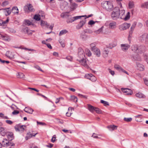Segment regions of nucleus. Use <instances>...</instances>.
<instances>
[{
  "mask_svg": "<svg viewBox=\"0 0 148 148\" xmlns=\"http://www.w3.org/2000/svg\"><path fill=\"white\" fill-rule=\"evenodd\" d=\"M125 11L120 10L118 7H115L114 10L111 13V16L113 20H116L119 18H123V16L124 14Z\"/></svg>",
  "mask_w": 148,
  "mask_h": 148,
  "instance_id": "obj_1",
  "label": "nucleus"
},
{
  "mask_svg": "<svg viewBox=\"0 0 148 148\" xmlns=\"http://www.w3.org/2000/svg\"><path fill=\"white\" fill-rule=\"evenodd\" d=\"M101 5L103 9L108 11L112 10L113 9L112 3L109 1H103L101 3Z\"/></svg>",
  "mask_w": 148,
  "mask_h": 148,
  "instance_id": "obj_2",
  "label": "nucleus"
},
{
  "mask_svg": "<svg viewBox=\"0 0 148 148\" xmlns=\"http://www.w3.org/2000/svg\"><path fill=\"white\" fill-rule=\"evenodd\" d=\"M139 40L141 42H148V34L145 33L140 36L139 37Z\"/></svg>",
  "mask_w": 148,
  "mask_h": 148,
  "instance_id": "obj_3",
  "label": "nucleus"
},
{
  "mask_svg": "<svg viewBox=\"0 0 148 148\" xmlns=\"http://www.w3.org/2000/svg\"><path fill=\"white\" fill-rule=\"evenodd\" d=\"M24 10L27 13L29 12H32L35 11V10L33 8V6L31 4H27L25 5L24 8Z\"/></svg>",
  "mask_w": 148,
  "mask_h": 148,
  "instance_id": "obj_4",
  "label": "nucleus"
},
{
  "mask_svg": "<svg viewBox=\"0 0 148 148\" xmlns=\"http://www.w3.org/2000/svg\"><path fill=\"white\" fill-rule=\"evenodd\" d=\"M78 59H80L84 58L85 55L83 50L81 48H79L78 49Z\"/></svg>",
  "mask_w": 148,
  "mask_h": 148,
  "instance_id": "obj_5",
  "label": "nucleus"
},
{
  "mask_svg": "<svg viewBox=\"0 0 148 148\" xmlns=\"http://www.w3.org/2000/svg\"><path fill=\"white\" fill-rule=\"evenodd\" d=\"M25 127V125H21L18 124L15 126L14 128L16 131L22 132L24 131Z\"/></svg>",
  "mask_w": 148,
  "mask_h": 148,
  "instance_id": "obj_6",
  "label": "nucleus"
},
{
  "mask_svg": "<svg viewBox=\"0 0 148 148\" xmlns=\"http://www.w3.org/2000/svg\"><path fill=\"white\" fill-rule=\"evenodd\" d=\"M130 26V23H125L119 26V29L121 30H124L128 29Z\"/></svg>",
  "mask_w": 148,
  "mask_h": 148,
  "instance_id": "obj_7",
  "label": "nucleus"
},
{
  "mask_svg": "<svg viewBox=\"0 0 148 148\" xmlns=\"http://www.w3.org/2000/svg\"><path fill=\"white\" fill-rule=\"evenodd\" d=\"M114 68L117 71H122V72L128 75L127 72L124 70L120 66L117 64H115L114 65Z\"/></svg>",
  "mask_w": 148,
  "mask_h": 148,
  "instance_id": "obj_8",
  "label": "nucleus"
},
{
  "mask_svg": "<svg viewBox=\"0 0 148 148\" xmlns=\"http://www.w3.org/2000/svg\"><path fill=\"white\" fill-rule=\"evenodd\" d=\"M121 90L125 95H131L133 93L131 89L128 88H122Z\"/></svg>",
  "mask_w": 148,
  "mask_h": 148,
  "instance_id": "obj_9",
  "label": "nucleus"
},
{
  "mask_svg": "<svg viewBox=\"0 0 148 148\" xmlns=\"http://www.w3.org/2000/svg\"><path fill=\"white\" fill-rule=\"evenodd\" d=\"M4 10V12L5 13V15L6 16L9 15L12 12L11 10H10V7L0 9V10Z\"/></svg>",
  "mask_w": 148,
  "mask_h": 148,
  "instance_id": "obj_10",
  "label": "nucleus"
},
{
  "mask_svg": "<svg viewBox=\"0 0 148 148\" xmlns=\"http://www.w3.org/2000/svg\"><path fill=\"white\" fill-rule=\"evenodd\" d=\"M121 46L122 50L123 51L127 50L130 47V46L127 44H121Z\"/></svg>",
  "mask_w": 148,
  "mask_h": 148,
  "instance_id": "obj_11",
  "label": "nucleus"
},
{
  "mask_svg": "<svg viewBox=\"0 0 148 148\" xmlns=\"http://www.w3.org/2000/svg\"><path fill=\"white\" fill-rule=\"evenodd\" d=\"M86 20L85 19H84V20L80 21L79 24L77 26V28L78 29H80L82 26L84 25L86 23Z\"/></svg>",
  "mask_w": 148,
  "mask_h": 148,
  "instance_id": "obj_12",
  "label": "nucleus"
},
{
  "mask_svg": "<svg viewBox=\"0 0 148 148\" xmlns=\"http://www.w3.org/2000/svg\"><path fill=\"white\" fill-rule=\"evenodd\" d=\"M77 60L79 61L82 65L86 67H87L88 65L86 63V60L84 59V58L80 59H77Z\"/></svg>",
  "mask_w": 148,
  "mask_h": 148,
  "instance_id": "obj_13",
  "label": "nucleus"
},
{
  "mask_svg": "<svg viewBox=\"0 0 148 148\" xmlns=\"http://www.w3.org/2000/svg\"><path fill=\"white\" fill-rule=\"evenodd\" d=\"M137 23L136 22H134L132 24V26L130 29V30L129 31V36L132 35L133 33V31Z\"/></svg>",
  "mask_w": 148,
  "mask_h": 148,
  "instance_id": "obj_14",
  "label": "nucleus"
},
{
  "mask_svg": "<svg viewBox=\"0 0 148 148\" xmlns=\"http://www.w3.org/2000/svg\"><path fill=\"white\" fill-rule=\"evenodd\" d=\"M134 47L135 48V49H134V50H135L136 52H138L137 50H138V51H140L141 52H143L145 50V47L143 46H140L138 47H137L136 46H134Z\"/></svg>",
  "mask_w": 148,
  "mask_h": 148,
  "instance_id": "obj_15",
  "label": "nucleus"
},
{
  "mask_svg": "<svg viewBox=\"0 0 148 148\" xmlns=\"http://www.w3.org/2000/svg\"><path fill=\"white\" fill-rule=\"evenodd\" d=\"M7 130L5 128L0 127V133L3 136H4L7 133Z\"/></svg>",
  "mask_w": 148,
  "mask_h": 148,
  "instance_id": "obj_16",
  "label": "nucleus"
},
{
  "mask_svg": "<svg viewBox=\"0 0 148 148\" xmlns=\"http://www.w3.org/2000/svg\"><path fill=\"white\" fill-rule=\"evenodd\" d=\"M116 45V43L115 42H113L109 43L108 45L106 46V47L108 48L112 49Z\"/></svg>",
  "mask_w": 148,
  "mask_h": 148,
  "instance_id": "obj_17",
  "label": "nucleus"
},
{
  "mask_svg": "<svg viewBox=\"0 0 148 148\" xmlns=\"http://www.w3.org/2000/svg\"><path fill=\"white\" fill-rule=\"evenodd\" d=\"M24 110L25 112L30 114H32L34 111L33 110L29 107H25Z\"/></svg>",
  "mask_w": 148,
  "mask_h": 148,
  "instance_id": "obj_18",
  "label": "nucleus"
},
{
  "mask_svg": "<svg viewBox=\"0 0 148 148\" xmlns=\"http://www.w3.org/2000/svg\"><path fill=\"white\" fill-rule=\"evenodd\" d=\"M88 109L91 112H93L95 111V107H94L90 104H88Z\"/></svg>",
  "mask_w": 148,
  "mask_h": 148,
  "instance_id": "obj_19",
  "label": "nucleus"
},
{
  "mask_svg": "<svg viewBox=\"0 0 148 148\" xmlns=\"http://www.w3.org/2000/svg\"><path fill=\"white\" fill-rule=\"evenodd\" d=\"M117 126L115 125H109L107 127V128L110 131H113L115 130H116L117 128Z\"/></svg>",
  "mask_w": 148,
  "mask_h": 148,
  "instance_id": "obj_20",
  "label": "nucleus"
},
{
  "mask_svg": "<svg viewBox=\"0 0 148 148\" xmlns=\"http://www.w3.org/2000/svg\"><path fill=\"white\" fill-rule=\"evenodd\" d=\"M7 136L10 140H11L13 139V134L12 132L6 133Z\"/></svg>",
  "mask_w": 148,
  "mask_h": 148,
  "instance_id": "obj_21",
  "label": "nucleus"
},
{
  "mask_svg": "<svg viewBox=\"0 0 148 148\" xmlns=\"http://www.w3.org/2000/svg\"><path fill=\"white\" fill-rule=\"evenodd\" d=\"M137 65L138 70L140 71H143L144 70L145 67L144 66L139 63H137Z\"/></svg>",
  "mask_w": 148,
  "mask_h": 148,
  "instance_id": "obj_22",
  "label": "nucleus"
},
{
  "mask_svg": "<svg viewBox=\"0 0 148 148\" xmlns=\"http://www.w3.org/2000/svg\"><path fill=\"white\" fill-rule=\"evenodd\" d=\"M23 30L24 32L27 33L28 35H31L32 34V31L29 29L28 27H25Z\"/></svg>",
  "mask_w": 148,
  "mask_h": 148,
  "instance_id": "obj_23",
  "label": "nucleus"
},
{
  "mask_svg": "<svg viewBox=\"0 0 148 148\" xmlns=\"http://www.w3.org/2000/svg\"><path fill=\"white\" fill-rule=\"evenodd\" d=\"M11 11L14 14H18V10L16 6L13 7Z\"/></svg>",
  "mask_w": 148,
  "mask_h": 148,
  "instance_id": "obj_24",
  "label": "nucleus"
},
{
  "mask_svg": "<svg viewBox=\"0 0 148 148\" xmlns=\"http://www.w3.org/2000/svg\"><path fill=\"white\" fill-rule=\"evenodd\" d=\"M116 23L114 22L110 23L109 25V27L112 29H114L116 28Z\"/></svg>",
  "mask_w": 148,
  "mask_h": 148,
  "instance_id": "obj_25",
  "label": "nucleus"
},
{
  "mask_svg": "<svg viewBox=\"0 0 148 148\" xmlns=\"http://www.w3.org/2000/svg\"><path fill=\"white\" fill-rule=\"evenodd\" d=\"M136 96L139 98H145V96L141 92H139L136 94Z\"/></svg>",
  "mask_w": 148,
  "mask_h": 148,
  "instance_id": "obj_26",
  "label": "nucleus"
},
{
  "mask_svg": "<svg viewBox=\"0 0 148 148\" xmlns=\"http://www.w3.org/2000/svg\"><path fill=\"white\" fill-rule=\"evenodd\" d=\"M8 141L7 139H4L2 141L1 145L2 146L4 147H7L8 146Z\"/></svg>",
  "mask_w": 148,
  "mask_h": 148,
  "instance_id": "obj_27",
  "label": "nucleus"
},
{
  "mask_svg": "<svg viewBox=\"0 0 148 148\" xmlns=\"http://www.w3.org/2000/svg\"><path fill=\"white\" fill-rule=\"evenodd\" d=\"M95 52L96 56L98 57H99L100 56L101 53L99 49L97 48H96L95 50L93 51Z\"/></svg>",
  "mask_w": 148,
  "mask_h": 148,
  "instance_id": "obj_28",
  "label": "nucleus"
},
{
  "mask_svg": "<svg viewBox=\"0 0 148 148\" xmlns=\"http://www.w3.org/2000/svg\"><path fill=\"white\" fill-rule=\"evenodd\" d=\"M6 56L10 58H14V55L13 54H12V53L10 52V51H8L6 52Z\"/></svg>",
  "mask_w": 148,
  "mask_h": 148,
  "instance_id": "obj_29",
  "label": "nucleus"
},
{
  "mask_svg": "<svg viewBox=\"0 0 148 148\" xmlns=\"http://www.w3.org/2000/svg\"><path fill=\"white\" fill-rule=\"evenodd\" d=\"M36 134H35L34 135L33 134H27L25 137L26 139L28 140V139L32 137V136H35Z\"/></svg>",
  "mask_w": 148,
  "mask_h": 148,
  "instance_id": "obj_30",
  "label": "nucleus"
},
{
  "mask_svg": "<svg viewBox=\"0 0 148 148\" xmlns=\"http://www.w3.org/2000/svg\"><path fill=\"white\" fill-rule=\"evenodd\" d=\"M9 3L8 1H3L1 4V5L3 7H4L7 5Z\"/></svg>",
  "mask_w": 148,
  "mask_h": 148,
  "instance_id": "obj_31",
  "label": "nucleus"
},
{
  "mask_svg": "<svg viewBox=\"0 0 148 148\" xmlns=\"http://www.w3.org/2000/svg\"><path fill=\"white\" fill-rule=\"evenodd\" d=\"M92 32L93 31L92 30L89 29H85L83 31V32L84 34H85L86 33L88 34H92Z\"/></svg>",
  "mask_w": 148,
  "mask_h": 148,
  "instance_id": "obj_32",
  "label": "nucleus"
},
{
  "mask_svg": "<svg viewBox=\"0 0 148 148\" xmlns=\"http://www.w3.org/2000/svg\"><path fill=\"white\" fill-rule=\"evenodd\" d=\"M71 8L73 10L76 8L77 7V5L75 3H72V2L71 3Z\"/></svg>",
  "mask_w": 148,
  "mask_h": 148,
  "instance_id": "obj_33",
  "label": "nucleus"
},
{
  "mask_svg": "<svg viewBox=\"0 0 148 148\" xmlns=\"http://www.w3.org/2000/svg\"><path fill=\"white\" fill-rule=\"evenodd\" d=\"M141 7L143 8L148 9V2L142 4L141 5Z\"/></svg>",
  "mask_w": 148,
  "mask_h": 148,
  "instance_id": "obj_34",
  "label": "nucleus"
},
{
  "mask_svg": "<svg viewBox=\"0 0 148 148\" xmlns=\"http://www.w3.org/2000/svg\"><path fill=\"white\" fill-rule=\"evenodd\" d=\"M86 17V15H83V16H74V17H73V18L74 20V21L77 20L81 18L82 17Z\"/></svg>",
  "mask_w": 148,
  "mask_h": 148,
  "instance_id": "obj_35",
  "label": "nucleus"
},
{
  "mask_svg": "<svg viewBox=\"0 0 148 148\" xmlns=\"http://www.w3.org/2000/svg\"><path fill=\"white\" fill-rule=\"evenodd\" d=\"M129 8L130 9L133 8L134 7V2L130 1L129 3Z\"/></svg>",
  "mask_w": 148,
  "mask_h": 148,
  "instance_id": "obj_36",
  "label": "nucleus"
},
{
  "mask_svg": "<svg viewBox=\"0 0 148 148\" xmlns=\"http://www.w3.org/2000/svg\"><path fill=\"white\" fill-rule=\"evenodd\" d=\"M24 75L22 73H18L17 75V77L19 78H23L24 77Z\"/></svg>",
  "mask_w": 148,
  "mask_h": 148,
  "instance_id": "obj_37",
  "label": "nucleus"
},
{
  "mask_svg": "<svg viewBox=\"0 0 148 148\" xmlns=\"http://www.w3.org/2000/svg\"><path fill=\"white\" fill-rule=\"evenodd\" d=\"M70 100H73L75 102H77V97L75 96H71Z\"/></svg>",
  "mask_w": 148,
  "mask_h": 148,
  "instance_id": "obj_38",
  "label": "nucleus"
},
{
  "mask_svg": "<svg viewBox=\"0 0 148 148\" xmlns=\"http://www.w3.org/2000/svg\"><path fill=\"white\" fill-rule=\"evenodd\" d=\"M85 52L87 56H91L92 53L90 51L89 49H85Z\"/></svg>",
  "mask_w": 148,
  "mask_h": 148,
  "instance_id": "obj_39",
  "label": "nucleus"
},
{
  "mask_svg": "<svg viewBox=\"0 0 148 148\" xmlns=\"http://www.w3.org/2000/svg\"><path fill=\"white\" fill-rule=\"evenodd\" d=\"M130 12H128L127 13L125 18H124V19L125 21H127V20H128V19H129L130 18Z\"/></svg>",
  "mask_w": 148,
  "mask_h": 148,
  "instance_id": "obj_40",
  "label": "nucleus"
},
{
  "mask_svg": "<svg viewBox=\"0 0 148 148\" xmlns=\"http://www.w3.org/2000/svg\"><path fill=\"white\" fill-rule=\"evenodd\" d=\"M25 25L27 26H29L31 25H33L34 24L32 23L30 21L28 20H25Z\"/></svg>",
  "mask_w": 148,
  "mask_h": 148,
  "instance_id": "obj_41",
  "label": "nucleus"
},
{
  "mask_svg": "<svg viewBox=\"0 0 148 148\" xmlns=\"http://www.w3.org/2000/svg\"><path fill=\"white\" fill-rule=\"evenodd\" d=\"M68 32V31L66 29L63 30L60 32L59 35L60 36H61L63 34H66Z\"/></svg>",
  "mask_w": 148,
  "mask_h": 148,
  "instance_id": "obj_42",
  "label": "nucleus"
},
{
  "mask_svg": "<svg viewBox=\"0 0 148 148\" xmlns=\"http://www.w3.org/2000/svg\"><path fill=\"white\" fill-rule=\"evenodd\" d=\"M34 19L36 21H39L40 19V16L39 15L35 14L34 17Z\"/></svg>",
  "mask_w": 148,
  "mask_h": 148,
  "instance_id": "obj_43",
  "label": "nucleus"
},
{
  "mask_svg": "<svg viewBox=\"0 0 148 148\" xmlns=\"http://www.w3.org/2000/svg\"><path fill=\"white\" fill-rule=\"evenodd\" d=\"M40 25L41 26H44L45 25H46L47 26H49V24L47 23V22H46L43 21H41Z\"/></svg>",
  "mask_w": 148,
  "mask_h": 148,
  "instance_id": "obj_44",
  "label": "nucleus"
},
{
  "mask_svg": "<svg viewBox=\"0 0 148 148\" xmlns=\"http://www.w3.org/2000/svg\"><path fill=\"white\" fill-rule=\"evenodd\" d=\"M90 46L91 48V50L92 51H93L94 50H95V49L96 48H97V47H95V44L94 43H92L90 44Z\"/></svg>",
  "mask_w": 148,
  "mask_h": 148,
  "instance_id": "obj_45",
  "label": "nucleus"
},
{
  "mask_svg": "<svg viewBox=\"0 0 148 148\" xmlns=\"http://www.w3.org/2000/svg\"><path fill=\"white\" fill-rule=\"evenodd\" d=\"M102 27L97 30L94 32V33L97 34H99L102 32Z\"/></svg>",
  "mask_w": 148,
  "mask_h": 148,
  "instance_id": "obj_46",
  "label": "nucleus"
},
{
  "mask_svg": "<svg viewBox=\"0 0 148 148\" xmlns=\"http://www.w3.org/2000/svg\"><path fill=\"white\" fill-rule=\"evenodd\" d=\"M85 34L82 32V33L80 35V37L83 40H85L87 38V36H86L84 35Z\"/></svg>",
  "mask_w": 148,
  "mask_h": 148,
  "instance_id": "obj_47",
  "label": "nucleus"
},
{
  "mask_svg": "<svg viewBox=\"0 0 148 148\" xmlns=\"http://www.w3.org/2000/svg\"><path fill=\"white\" fill-rule=\"evenodd\" d=\"M1 38H2L3 40H8L9 39V37L6 34L5 35H3V36L1 37Z\"/></svg>",
  "mask_w": 148,
  "mask_h": 148,
  "instance_id": "obj_48",
  "label": "nucleus"
},
{
  "mask_svg": "<svg viewBox=\"0 0 148 148\" xmlns=\"http://www.w3.org/2000/svg\"><path fill=\"white\" fill-rule=\"evenodd\" d=\"M100 102L101 103L103 104L105 106H106V105L109 106V104L107 101L101 100Z\"/></svg>",
  "mask_w": 148,
  "mask_h": 148,
  "instance_id": "obj_49",
  "label": "nucleus"
},
{
  "mask_svg": "<svg viewBox=\"0 0 148 148\" xmlns=\"http://www.w3.org/2000/svg\"><path fill=\"white\" fill-rule=\"evenodd\" d=\"M90 80L92 82H95L96 80V78L94 76L92 75L91 77H90Z\"/></svg>",
  "mask_w": 148,
  "mask_h": 148,
  "instance_id": "obj_50",
  "label": "nucleus"
},
{
  "mask_svg": "<svg viewBox=\"0 0 148 148\" xmlns=\"http://www.w3.org/2000/svg\"><path fill=\"white\" fill-rule=\"evenodd\" d=\"M95 111L97 113L100 114L101 113V110L99 108L96 107L95 108Z\"/></svg>",
  "mask_w": 148,
  "mask_h": 148,
  "instance_id": "obj_51",
  "label": "nucleus"
},
{
  "mask_svg": "<svg viewBox=\"0 0 148 148\" xmlns=\"http://www.w3.org/2000/svg\"><path fill=\"white\" fill-rule=\"evenodd\" d=\"M74 21V20L73 17L68 19L66 20V22L68 23H71Z\"/></svg>",
  "mask_w": 148,
  "mask_h": 148,
  "instance_id": "obj_52",
  "label": "nucleus"
},
{
  "mask_svg": "<svg viewBox=\"0 0 148 148\" xmlns=\"http://www.w3.org/2000/svg\"><path fill=\"white\" fill-rule=\"evenodd\" d=\"M92 75L91 74H86L85 75V77L87 79H90V77H91Z\"/></svg>",
  "mask_w": 148,
  "mask_h": 148,
  "instance_id": "obj_53",
  "label": "nucleus"
},
{
  "mask_svg": "<svg viewBox=\"0 0 148 148\" xmlns=\"http://www.w3.org/2000/svg\"><path fill=\"white\" fill-rule=\"evenodd\" d=\"M34 67L39 71H42V72L43 71L41 69V68L38 65H35L34 66Z\"/></svg>",
  "mask_w": 148,
  "mask_h": 148,
  "instance_id": "obj_54",
  "label": "nucleus"
},
{
  "mask_svg": "<svg viewBox=\"0 0 148 148\" xmlns=\"http://www.w3.org/2000/svg\"><path fill=\"white\" fill-rule=\"evenodd\" d=\"M132 118H125L124 119V120L127 122H129L131 121L132 120Z\"/></svg>",
  "mask_w": 148,
  "mask_h": 148,
  "instance_id": "obj_55",
  "label": "nucleus"
},
{
  "mask_svg": "<svg viewBox=\"0 0 148 148\" xmlns=\"http://www.w3.org/2000/svg\"><path fill=\"white\" fill-rule=\"evenodd\" d=\"M40 16H41L42 17H44L45 16V14L44 12L42 11H40L39 12V14Z\"/></svg>",
  "mask_w": 148,
  "mask_h": 148,
  "instance_id": "obj_56",
  "label": "nucleus"
},
{
  "mask_svg": "<svg viewBox=\"0 0 148 148\" xmlns=\"http://www.w3.org/2000/svg\"><path fill=\"white\" fill-rule=\"evenodd\" d=\"M97 21H94L93 20H90L88 23V25H92L95 23Z\"/></svg>",
  "mask_w": 148,
  "mask_h": 148,
  "instance_id": "obj_57",
  "label": "nucleus"
},
{
  "mask_svg": "<svg viewBox=\"0 0 148 148\" xmlns=\"http://www.w3.org/2000/svg\"><path fill=\"white\" fill-rule=\"evenodd\" d=\"M49 25L48 26H47V27L48 28H49V29H50L51 31L49 32H47L46 34H49L52 31V30L53 29V27L52 26H50L49 27Z\"/></svg>",
  "mask_w": 148,
  "mask_h": 148,
  "instance_id": "obj_58",
  "label": "nucleus"
},
{
  "mask_svg": "<svg viewBox=\"0 0 148 148\" xmlns=\"http://www.w3.org/2000/svg\"><path fill=\"white\" fill-rule=\"evenodd\" d=\"M8 146H10V147H12L14 146L15 144L13 143L8 142Z\"/></svg>",
  "mask_w": 148,
  "mask_h": 148,
  "instance_id": "obj_59",
  "label": "nucleus"
},
{
  "mask_svg": "<svg viewBox=\"0 0 148 148\" xmlns=\"http://www.w3.org/2000/svg\"><path fill=\"white\" fill-rule=\"evenodd\" d=\"M56 135H54L53 136L52 139H51V141L52 143H54L56 140Z\"/></svg>",
  "mask_w": 148,
  "mask_h": 148,
  "instance_id": "obj_60",
  "label": "nucleus"
},
{
  "mask_svg": "<svg viewBox=\"0 0 148 148\" xmlns=\"http://www.w3.org/2000/svg\"><path fill=\"white\" fill-rule=\"evenodd\" d=\"M141 115H138V116H136V121L137 122H140L141 121V119H140V120H139L138 119V118H139Z\"/></svg>",
  "mask_w": 148,
  "mask_h": 148,
  "instance_id": "obj_61",
  "label": "nucleus"
},
{
  "mask_svg": "<svg viewBox=\"0 0 148 148\" xmlns=\"http://www.w3.org/2000/svg\"><path fill=\"white\" fill-rule=\"evenodd\" d=\"M19 113V111L16 110H14L12 112V114L13 115H16L18 114Z\"/></svg>",
  "mask_w": 148,
  "mask_h": 148,
  "instance_id": "obj_62",
  "label": "nucleus"
},
{
  "mask_svg": "<svg viewBox=\"0 0 148 148\" xmlns=\"http://www.w3.org/2000/svg\"><path fill=\"white\" fill-rule=\"evenodd\" d=\"M59 42L60 44L63 47H64L65 46V44L64 42L62 41H59Z\"/></svg>",
  "mask_w": 148,
  "mask_h": 148,
  "instance_id": "obj_63",
  "label": "nucleus"
},
{
  "mask_svg": "<svg viewBox=\"0 0 148 148\" xmlns=\"http://www.w3.org/2000/svg\"><path fill=\"white\" fill-rule=\"evenodd\" d=\"M5 122L8 124H10V125H11L12 124V123H13V122L10 121V120H6L5 121Z\"/></svg>",
  "mask_w": 148,
  "mask_h": 148,
  "instance_id": "obj_64",
  "label": "nucleus"
}]
</instances>
